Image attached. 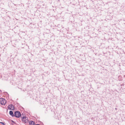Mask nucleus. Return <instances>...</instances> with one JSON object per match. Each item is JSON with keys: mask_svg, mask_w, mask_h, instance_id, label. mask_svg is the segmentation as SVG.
<instances>
[{"mask_svg": "<svg viewBox=\"0 0 125 125\" xmlns=\"http://www.w3.org/2000/svg\"><path fill=\"white\" fill-rule=\"evenodd\" d=\"M6 103V101L5 99L2 98H0V103L1 104L4 105Z\"/></svg>", "mask_w": 125, "mask_h": 125, "instance_id": "1", "label": "nucleus"}, {"mask_svg": "<svg viewBox=\"0 0 125 125\" xmlns=\"http://www.w3.org/2000/svg\"><path fill=\"white\" fill-rule=\"evenodd\" d=\"M22 121L24 123H27L28 122V120L27 118L23 116L22 117Z\"/></svg>", "mask_w": 125, "mask_h": 125, "instance_id": "2", "label": "nucleus"}, {"mask_svg": "<svg viewBox=\"0 0 125 125\" xmlns=\"http://www.w3.org/2000/svg\"><path fill=\"white\" fill-rule=\"evenodd\" d=\"M21 113L19 111H16L15 113L14 116L16 117L19 118L21 116Z\"/></svg>", "mask_w": 125, "mask_h": 125, "instance_id": "3", "label": "nucleus"}, {"mask_svg": "<svg viewBox=\"0 0 125 125\" xmlns=\"http://www.w3.org/2000/svg\"><path fill=\"white\" fill-rule=\"evenodd\" d=\"M8 108L10 110H13L14 109V106L12 104L9 105L8 106Z\"/></svg>", "mask_w": 125, "mask_h": 125, "instance_id": "4", "label": "nucleus"}, {"mask_svg": "<svg viewBox=\"0 0 125 125\" xmlns=\"http://www.w3.org/2000/svg\"><path fill=\"white\" fill-rule=\"evenodd\" d=\"M30 125H35V123L33 121H31L29 122Z\"/></svg>", "mask_w": 125, "mask_h": 125, "instance_id": "5", "label": "nucleus"}, {"mask_svg": "<svg viewBox=\"0 0 125 125\" xmlns=\"http://www.w3.org/2000/svg\"><path fill=\"white\" fill-rule=\"evenodd\" d=\"M9 113L11 116H14V115L13 114V112L12 111H10L9 112Z\"/></svg>", "mask_w": 125, "mask_h": 125, "instance_id": "6", "label": "nucleus"}, {"mask_svg": "<svg viewBox=\"0 0 125 125\" xmlns=\"http://www.w3.org/2000/svg\"><path fill=\"white\" fill-rule=\"evenodd\" d=\"M0 123L2 124L3 125H5L4 123L2 122H0Z\"/></svg>", "mask_w": 125, "mask_h": 125, "instance_id": "7", "label": "nucleus"}, {"mask_svg": "<svg viewBox=\"0 0 125 125\" xmlns=\"http://www.w3.org/2000/svg\"><path fill=\"white\" fill-rule=\"evenodd\" d=\"M38 125V124H36V125Z\"/></svg>", "mask_w": 125, "mask_h": 125, "instance_id": "8", "label": "nucleus"}, {"mask_svg": "<svg viewBox=\"0 0 125 125\" xmlns=\"http://www.w3.org/2000/svg\"><path fill=\"white\" fill-rule=\"evenodd\" d=\"M1 77V76H0V78Z\"/></svg>", "mask_w": 125, "mask_h": 125, "instance_id": "9", "label": "nucleus"}]
</instances>
